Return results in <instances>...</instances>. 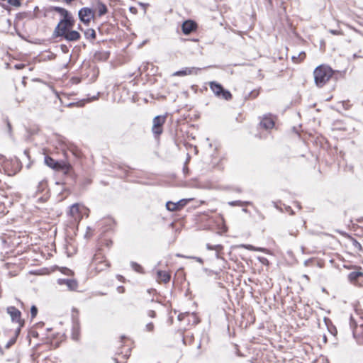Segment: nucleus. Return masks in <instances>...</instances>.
Returning a JSON list of instances; mask_svg holds the SVG:
<instances>
[{
    "label": "nucleus",
    "instance_id": "nucleus-24",
    "mask_svg": "<svg viewBox=\"0 0 363 363\" xmlns=\"http://www.w3.org/2000/svg\"><path fill=\"white\" fill-rule=\"evenodd\" d=\"M299 57H301V60H302L305 58L306 54L304 52H302L299 55Z\"/></svg>",
    "mask_w": 363,
    "mask_h": 363
},
{
    "label": "nucleus",
    "instance_id": "nucleus-13",
    "mask_svg": "<svg viewBox=\"0 0 363 363\" xmlns=\"http://www.w3.org/2000/svg\"><path fill=\"white\" fill-rule=\"evenodd\" d=\"M157 277L159 281L164 283L169 281L170 279V276L167 272L159 271L157 272Z\"/></svg>",
    "mask_w": 363,
    "mask_h": 363
},
{
    "label": "nucleus",
    "instance_id": "nucleus-26",
    "mask_svg": "<svg viewBox=\"0 0 363 363\" xmlns=\"http://www.w3.org/2000/svg\"><path fill=\"white\" fill-rule=\"evenodd\" d=\"M147 327H148L150 329H151V328L152 327V325H147Z\"/></svg>",
    "mask_w": 363,
    "mask_h": 363
},
{
    "label": "nucleus",
    "instance_id": "nucleus-20",
    "mask_svg": "<svg viewBox=\"0 0 363 363\" xmlns=\"http://www.w3.org/2000/svg\"><path fill=\"white\" fill-rule=\"evenodd\" d=\"M361 274H362L359 273V272H353V273H351L350 276L351 278H356V277H357L358 276H359Z\"/></svg>",
    "mask_w": 363,
    "mask_h": 363
},
{
    "label": "nucleus",
    "instance_id": "nucleus-5",
    "mask_svg": "<svg viewBox=\"0 0 363 363\" xmlns=\"http://www.w3.org/2000/svg\"><path fill=\"white\" fill-rule=\"evenodd\" d=\"M87 211V209L84 206L75 203L71 206L69 215L74 221L79 222L82 218L84 211Z\"/></svg>",
    "mask_w": 363,
    "mask_h": 363
},
{
    "label": "nucleus",
    "instance_id": "nucleus-14",
    "mask_svg": "<svg viewBox=\"0 0 363 363\" xmlns=\"http://www.w3.org/2000/svg\"><path fill=\"white\" fill-rule=\"evenodd\" d=\"M61 284H65L70 290H75L77 287V283L73 279L62 280Z\"/></svg>",
    "mask_w": 363,
    "mask_h": 363
},
{
    "label": "nucleus",
    "instance_id": "nucleus-3",
    "mask_svg": "<svg viewBox=\"0 0 363 363\" xmlns=\"http://www.w3.org/2000/svg\"><path fill=\"white\" fill-rule=\"evenodd\" d=\"M209 86L212 91L218 97H221L225 100H229L232 98L231 94L228 91L224 90L221 84L216 82H211L209 83Z\"/></svg>",
    "mask_w": 363,
    "mask_h": 363
},
{
    "label": "nucleus",
    "instance_id": "nucleus-7",
    "mask_svg": "<svg viewBox=\"0 0 363 363\" xmlns=\"http://www.w3.org/2000/svg\"><path fill=\"white\" fill-rule=\"evenodd\" d=\"M191 199H181L180 201L174 203L172 201H168L166 203L167 208L170 211H176L181 210L184 206H185L187 203Z\"/></svg>",
    "mask_w": 363,
    "mask_h": 363
},
{
    "label": "nucleus",
    "instance_id": "nucleus-25",
    "mask_svg": "<svg viewBox=\"0 0 363 363\" xmlns=\"http://www.w3.org/2000/svg\"><path fill=\"white\" fill-rule=\"evenodd\" d=\"M91 33H91V35H92V36H93V38H94V37H95V32L92 30H91Z\"/></svg>",
    "mask_w": 363,
    "mask_h": 363
},
{
    "label": "nucleus",
    "instance_id": "nucleus-9",
    "mask_svg": "<svg viewBox=\"0 0 363 363\" xmlns=\"http://www.w3.org/2000/svg\"><path fill=\"white\" fill-rule=\"evenodd\" d=\"M7 312L10 315L13 321L21 324V312L16 308L11 306L7 308Z\"/></svg>",
    "mask_w": 363,
    "mask_h": 363
},
{
    "label": "nucleus",
    "instance_id": "nucleus-23",
    "mask_svg": "<svg viewBox=\"0 0 363 363\" xmlns=\"http://www.w3.org/2000/svg\"><path fill=\"white\" fill-rule=\"evenodd\" d=\"M330 32L333 35H339L340 34V32L335 30H330Z\"/></svg>",
    "mask_w": 363,
    "mask_h": 363
},
{
    "label": "nucleus",
    "instance_id": "nucleus-6",
    "mask_svg": "<svg viewBox=\"0 0 363 363\" xmlns=\"http://www.w3.org/2000/svg\"><path fill=\"white\" fill-rule=\"evenodd\" d=\"M166 121V117L164 116H157L154 118L152 121V130L155 135H160L162 132V126Z\"/></svg>",
    "mask_w": 363,
    "mask_h": 363
},
{
    "label": "nucleus",
    "instance_id": "nucleus-17",
    "mask_svg": "<svg viewBox=\"0 0 363 363\" xmlns=\"http://www.w3.org/2000/svg\"><path fill=\"white\" fill-rule=\"evenodd\" d=\"M99 15H103V14L106 13V7L103 4L99 5Z\"/></svg>",
    "mask_w": 363,
    "mask_h": 363
},
{
    "label": "nucleus",
    "instance_id": "nucleus-16",
    "mask_svg": "<svg viewBox=\"0 0 363 363\" xmlns=\"http://www.w3.org/2000/svg\"><path fill=\"white\" fill-rule=\"evenodd\" d=\"M8 3L15 7L21 6V2L19 0H7Z\"/></svg>",
    "mask_w": 363,
    "mask_h": 363
},
{
    "label": "nucleus",
    "instance_id": "nucleus-10",
    "mask_svg": "<svg viewBox=\"0 0 363 363\" xmlns=\"http://www.w3.org/2000/svg\"><path fill=\"white\" fill-rule=\"evenodd\" d=\"M196 23L192 21H186L182 24V31L184 34H189L196 29Z\"/></svg>",
    "mask_w": 363,
    "mask_h": 363
},
{
    "label": "nucleus",
    "instance_id": "nucleus-12",
    "mask_svg": "<svg viewBox=\"0 0 363 363\" xmlns=\"http://www.w3.org/2000/svg\"><path fill=\"white\" fill-rule=\"evenodd\" d=\"M261 125L266 128V129H270L272 128L274 125V123L272 118H264L262 122Z\"/></svg>",
    "mask_w": 363,
    "mask_h": 363
},
{
    "label": "nucleus",
    "instance_id": "nucleus-2",
    "mask_svg": "<svg viewBox=\"0 0 363 363\" xmlns=\"http://www.w3.org/2000/svg\"><path fill=\"white\" fill-rule=\"evenodd\" d=\"M63 16L64 18L58 23L55 28V32L58 36H63L66 34L74 25V19L68 11L64 9H57Z\"/></svg>",
    "mask_w": 363,
    "mask_h": 363
},
{
    "label": "nucleus",
    "instance_id": "nucleus-27",
    "mask_svg": "<svg viewBox=\"0 0 363 363\" xmlns=\"http://www.w3.org/2000/svg\"><path fill=\"white\" fill-rule=\"evenodd\" d=\"M105 266H106V267H108V266H109V264H108V263H106V264H105Z\"/></svg>",
    "mask_w": 363,
    "mask_h": 363
},
{
    "label": "nucleus",
    "instance_id": "nucleus-21",
    "mask_svg": "<svg viewBox=\"0 0 363 363\" xmlns=\"http://www.w3.org/2000/svg\"><path fill=\"white\" fill-rule=\"evenodd\" d=\"M353 244L355 247H357L358 250H361V245L356 240H354Z\"/></svg>",
    "mask_w": 363,
    "mask_h": 363
},
{
    "label": "nucleus",
    "instance_id": "nucleus-22",
    "mask_svg": "<svg viewBox=\"0 0 363 363\" xmlns=\"http://www.w3.org/2000/svg\"><path fill=\"white\" fill-rule=\"evenodd\" d=\"M133 267L134 268L135 270H136L138 272H139L141 268L140 266L137 264H133Z\"/></svg>",
    "mask_w": 363,
    "mask_h": 363
},
{
    "label": "nucleus",
    "instance_id": "nucleus-1",
    "mask_svg": "<svg viewBox=\"0 0 363 363\" xmlns=\"http://www.w3.org/2000/svg\"><path fill=\"white\" fill-rule=\"evenodd\" d=\"M333 74L330 67L326 65H320L316 67L313 72L314 80L315 84L322 87L332 77Z\"/></svg>",
    "mask_w": 363,
    "mask_h": 363
},
{
    "label": "nucleus",
    "instance_id": "nucleus-11",
    "mask_svg": "<svg viewBox=\"0 0 363 363\" xmlns=\"http://www.w3.org/2000/svg\"><path fill=\"white\" fill-rule=\"evenodd\" d=\"M67 40L69 41H75L79 39L80 34L79 32L76 30H69L65 35H63Z\"/></svg>",
    "mask_w": 363,
    "mask_h": 363
},
{
    "label": "nucleus",
    "instance_id": "nucleus-18",
    "mask_svg": "<svg viewBox=\"0 0 363 363\" xmlns=\"http://www.w3.org/2000/svg\"><path fill=\"white\" fill-rule=\"evenodd\" d=\"M238 247H244L249 250H256L255 247L251 245H238Z\"/></svg>",
    "mask_w": 363,
    "mask_h": 363
},
{
    "label": "nucleus",
    "instance_id": "nucleus-19",
    "mask_svg": "<svg viewBox=\"0 0 363 363\" xmlns=\"http://www.w3.org/2000/svg\"><path fill=\"white\" fill-rule=\"evenodd\" d=\"M30 312H31V315L32 317H35L37 314V312H38V309L35 306H33L31 307V310H30Z\"/></svg>",
    "mask_w": 363,
    "mask_h": 363
},
{
    "label": "nucleus",
    "instance_id": "nucleus-15",
    "mask_svg": "<svg viewBox=\"0 0 363 363\" xmlns=\"http://www.w3.org/2000/svg\"><path fill=\"white\" fill-rule=\"evenodd\" d=\"M194 72V68L189 69L186 68L184 70L176 72L173 74L174 76H185L191 74Z\"/></svg>",
    "mask_w": 363,
    "mask_h": 363
},
{
    "label": "nucleus",
    "instance_id": "nucleus-4",
    "mask_svg": "<svg viewBox=\"0 0 363 363\" xmlns=\"http://www.w3.org/2000/svg\"><path fill=\"white\" fill-rule=\"evenodd\" d=\"M45 163L46 165H48L49 167L55 169V170H62L65 172H67L69 169V165L65 162H59L53 160L50 157H45Z\"/></svg>",
    "mask_w": 363,
    "mask_h": 363
},
{
    "label": "nucleus",
    "instance_id": "nucleus-8",
    "mask_svg": "<svg viewBox=\"0 0 363 363\" xmlns=\"http://www.w3.org/2000/svg\"><path fill=\"white\" fill-rule=\"evenodd\" d=\"M93 16L94 13L92 11L88 8L82 9L79 11V19L86 24L90 22Z\"/></svg>",
    "mask_w": 363,
    "mask_h": 363
}]
</instances>
